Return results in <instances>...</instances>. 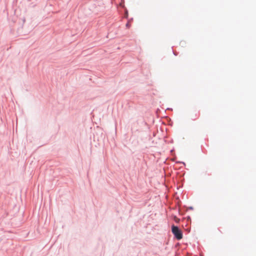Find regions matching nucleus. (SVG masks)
Here are the masks:
<instances>
[{
  "label": "nucleus",
  "instance_id": "nucleus-1",
  "mask_svg": "<svg viewBox=\"0 0 256 256\" xmlns=\"http://www.w3.org/2000/svg\"><path fill=\"white\" fill-rule=\"evenodd\" d=\"M172 231L177 240H180L182 238V232L178 226L174 225L172 226Z\"/></svg>",
  "mask_w": 256,
  "mask_h": 256
},
{
  "label": "nucleus",
  "instance_id": "nucleus-2",
  "mask_svg": "<svg viewBox=\"0 0 256 256\" xmlns=\"http://www.w3.org/2000/svg\"><path fill=\"white\" fill-rule=\"evenodd\" d=\"M130 26V24L129 22H128L126 24V27L127 28H129Z\"/></svg>",
  "mask_w": 256,
  "mask_h": 256
},
{
  "label": "nucleus",
  "instance_id": "nucleus-3",
  "mask_svg": "<svg viewBox=\"0 0 256 256\" xmlns=\"http://www.w3.org/2000/svg\"><path fill=\"white\" fill-rule=\"evenodd\" d=\"M174 220L176 222H178V221L180 220L178 218L176 217L175 216L174 218Z\"/></svg>",
  "mask_w": 256,
  "mask_h": 256
}]
</instances>
